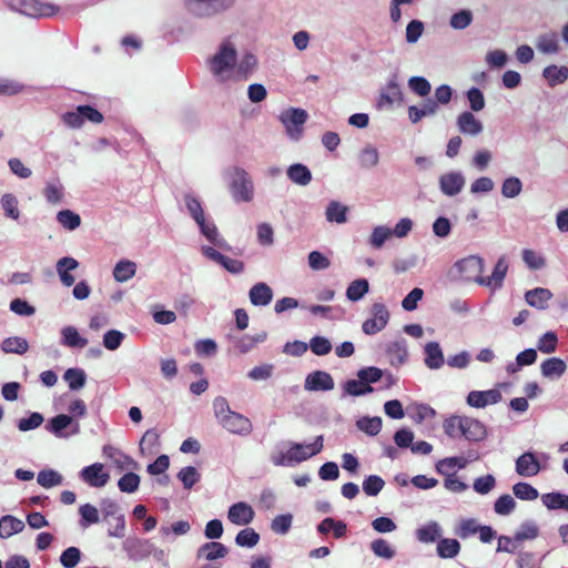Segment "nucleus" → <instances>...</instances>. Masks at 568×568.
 <instances>
[{
	"instance_id": "obj_1",
	"label": "nucleus",
	"mask_w": 568,
	"mask_h": 568,
	"mask_svg": "<svg viewBox=\"0 0 568 568\" xmlns=\"http://www.w3.org/2000/svg\"><path fill=\"white\" fill-rule=\"evenodd\" d=\"M324 446L323 435L316 436L311 444L292 443L285 453L273 456V464L276 466L302 463L322 452Z\"/></svg>"
},
{
	"instance_id": "obj_2",
	"label": "nucleus",
	"mask_w": 568,
	"mask_h": 568,
	"mask_svg": "<svg viewBox=\"0 0 568 568\" xmlns=\"http://www.w3.org/2000/svg\"><path fill=\"white\" fill-rule=\"evenodd\" d=\"M237 52L231 41L225 40L221 43L219 51L210 59V70L219 78L225 81V73L231 71L236 63Z\"/></svg>"
},
{
	"instance_id": "obj_3",
	"label": "nucleus",
	"mask_w": 568,
	"mask_h": 568,
	"mask_svg": "<svg viewBox=\"0 0 568 568\" xmlns=\"http://www.w3.org/2000/svg\"><path fill=\"white\" fill-rule=\"evenodd\" d=\"M231 192L236 202H250L253 199V183L245 170L234 168L232 173Z\"/></svg>"
},
{
	"instance_id": "obj_4",
	"label": "nucleus",
	"mask_w": 568,
	"mask_h": 568,
	"mask_svg": "<svg viewBox=\"0 0 568 568\" xmlns=\"http://www.w3.org/2000/svg\"><path fill=\"white\" fill-rule=\"evenodd\" d=\"M234 1L235 0H185V6L192 14L203 18L229 9Z\"/></svg>"
},
{
	"instance_id": "obj_5",
	"label": "nucleus",
	"mask_w": 568,
	"mask_h": 568,
	"mask_svg": "<svg viewBox=\"0 0 568 568\" xmlns=\"http://www.w3.org/2000/svg\"><path fill=\"white\" fill-rule=\"evenodd\" d=\"M372 317L364 321L362 329L367 335L383 331L389 321V312L382 303H374L371 310Z\"/></svg>"
},
{
	"instance_id": "obj_6",
	"label": "nucleus",
	"mask_w": 568,
	"mask_h": 568,
	"mask_svg": "<svg viewBox=\"0 0 568 568\" xmlns=\"http://www.w3.org/2000/svg\"><path fill=\"white\" fill-rule=\"evenodd\" d=\"M19 10L33 18H49L57 14L60 8L53 3L40 0H19Z\"/></svg>"
},
{
	"instance_id": "obj_7",
	"label": "nucleus",
	"mask_w": 568,
	"mask_h": 568,
	"mask_svg": "<svg viewBox=\"0 0 568 568\" xmlns=\"http://www.w3.org/2000/svg\"><path fill=\"white\" fill-rule=\"evenodd\" d=\"M307 112L303 109L291 108L281 114V121L287 133L297 139L302 133V126L307 120Z\"/></svg>"
},
{
	"instance_id": "obj_8",
	"label": "nucleus",
	"mask_w": 568,
	"mask_h": 568,
	"mask_svg": "<svg viewBox=\"0 0 568 568\" xmlns=\"http://www.w3.org/2000/svg\"><path fill=\"white\" fill-rule=\"evenodd\" d=\"M456 267L463 277L467 281H474L479 284V280L484 278V260L476 255H470L456 263Z\"/></svg>"
},
{
	"instance_id": "obj_9",
	"label": "nucleus",
	"mask_w": 568,
	"mask_h": 568,
	"mask_svg": "<svg viewBox=\"0 0 568 568\" xmlns=\"http://www.w3.org/2000/svg\"><path fill=\"white\" fill-rule=\"evenodd\" d=\"M219 424L227 432L241 436H247L253 430V425L250 418L237 412H233L227 415Z\"/></svg>"
},
{
	"instance_id": "obj_10",
	"label": "nucleus",
	"mask_w": 568,
	"mask_h": 568,
	"mask_svg": "<svg viewBox=\"0 0 568 568\" xmlns=\"http://www.w3.org/2000/svg\"><path fill=\"white\" fill-rule=\"evenodd\" d=\"M255 511L251 505L245 501L233 504L227 511V519L236 526H246L253 521Z\"/></svg>"
},
{
	"instance_id": "obj_11",
	"label": "nucleus",
	"mask_w": 568,
	"mask_h": 568,
	"mask_svg": "<svg viewBox=\"0 0 568 568\" xmlns=\"http://www.w3.org/2000/svg\"><path fill=\"white\" fill-rule=\"evenodd\" d=\"M334 379L329 373L315 371L305 378L304 387L310 392H327L334 388Z\"/></svg>"
},
{
	"instance_id": "obj_12",
	"label": "nucleus",
	"mask_w": 568,
	"mask_h": 568,
	"mask_svg": "<svg viewBox=\"0 0 568 568\" xmlns=\"http://www.w3.org/2000/svg\"><path fill=\"white\" fill-rule=\"evenodd\" d=\"M103 469V464L94 463L88 467H84L80 473V477L91 487H103L110 479L109 474Z\"/></svg>"
},
{
	"instance_id": "obj_13",
	"label": "nucleus",
	"mask_w": 568,
	"mask_h": 568,
	"mask_svg": "<svg viewBox=\"0 0 568 568\" xmlns=\"http://www.w3.org/2000/svg\"><path fill=\"white\" fill-rule=\"evenodd\" d=\"M503 399L498 389L471 390L467 395V404L475 408H484L487 405L497 404Z\"/></svg>"
},
{
	"instance_id": "obj_14",
	"label": "nucleus",
	"mask_w": 568,
	"mask_h": 568,
	"mask_svg": "<svg viewBox=\"0 0 568 568\" xmlns=\"http://www.w3.org/2000/svg\"><path fill=\"white\" fill-rule=\"evenodd\" d=\"M508 272V262L506 256H500L495 264L494 271L491 275L484 276V278L479 280V285L487 286L491 290H498L503 286L504 280Z\"/></svg>"
},
{
	"instance_id": "obj_15",
	"label": "nucleus",
	"mask_w": 568,
	"mask_h": 568,
	"mask_svg": "<svg viewBox=\"0 0 568 568\" xmlns=\"http://www.w3.org/2000/svg\"><path fill=\"white\" fill-rule=\"evenodd\" d=\"M456 124L460 133L471 136L478 135L484 129L483 123L470 111L462 112Z\"/></svg>"
},
{
	"instance_id": "obj_16",
	"label": "nucleus",
	"mask_w": 568,
	"mask_h": 568,
	"mask_svg": "<svg viewBox=\"0 0 568 568\" xmlns=\"http://www.w3.org/2000/svg\"><path fill=\"white\" fill-rule=\"evenodd\" d=\"M464 185L465 179L459 172H449L439 178L440 191L448 196L458 194Z\"/></svg>"
},
{
	"instance_id": "obj_17",
	"label": "nucleus",
	"mask_w": 568,
	"mask_h": 568,
	"mask_svg": "<svg viewBox=\"0 0 568 568\" xmlns=\"http://www.w3.org/2000/svg\"><path fill=\"white\" fill-rule=\"evenodd\" d=\"M552 293L548 288L536 287L525 293V301L531 307L544 311L548 307V302L552 298Z\"/></svg>"
},
{
	"instance_id": "obj_18",
	"label": "nucleus",
	"mask_w": 568,
	"mask_h": 568,
	"mask_svg": "<svg viewBox=\"0 0 568 568\" xmlns=\"http://www.w3.org/2000/svg\"><path fill=\"white\" fill-rule=\"evenodd\" d=\"M540 465L532 453H524L516 460V471L524 477H531L539 473Z\"/></svg>"
},
{
	"instance_id": "obj_19",
	"label": "nucleus",
	"mask_w": 568,
	"mask_h": 568,
	"mask_svg": "<svg viewBox=\"0 0 568 568\" xmlns=\"http://www.w3.org/2000/svg\"><path fill=\"white\" fill-rule=\"evenodd\" d=\"M248 296L254 306H266L273 298V291L266 283L260 282L251 287Z\"/></svg>"
},
{
	"instance_id": "obj_20",
	"label": "nucleus",
	"mask_w": 568,
	"mask_h": 568,
	"mask_svg": "<svg viewBox=\"0 0 568 568\" xmlns=\"http://www.w3.org/2000/svg\"><path fill=\"white\" fill-rule=\"evenodd\" d=\"M78 266V261L70 256L62 257L58 261L57 272L64 286L70 287L74 284L75 278L70 274V271L75 270Z\"/></svg>"
},
{
	"instance_id": "obj_21",
	"label": "nucleus",
	"mask_w": 568,
	"mask_h": 568,
	"mask_svg": "<svg viewBox=\"0 0 568 568\" xmlns=\"http://www.w3.org/2000/svg\"><path fill=\"white\" fill-rule=\"evenodd\" d=\"M227 555V548L217 541H209L197 549V558L213 561L224 558Z\"/></svg>"
},
{
	"instance_id": "obj_22",
	"label": "nucleus",
	"mask_w": 568,
	"mask_h": 568,
	"mask_svg": "<svg viewBox=\"0 0 568 568\" xmlns=\"http://www.w3.org/2000/svg\"><path fill=\"white\" fill-rule=\"evenodd\" d=\"M486 435V428L483 423L475 418L464 416L463 437L467 440L478 442Z\"/></svg>"
},
{
	"instance_id": "obj_23",
	"label": "nucleus",
	"mask_w": 568,
	"mask_h": 568,
	"mask_svg": "<svg viewBox=\"0 0 568 568\" xmlns=\"http://www.w3.org/2000/svg\"><path fill=\"white\" fill-rule=\"evenodd\" d=\"M425 364L430 369H438L444 365V355L437 342H429L426 344Z\"/></svg>"
},
{
	"instance_id": "obj_24",
	"label": "nucleus",
	"mask_w": 568,
	"mask_h": 568,
	"mask_svg": "<svg viewBox=\"0 0 568 568\" xmlns=\"http://www.w3.org/2000/svg\"><path fill=\"white\" fill-rule=\"evenodd\" d=\"M540 369L545 377L558 378L565 374L567 365L561 358L551 357L541 363Z\"/></svg>"
},
{
	"instance_id": "obj_25",
	"label": "nucleus",
	"mask_w": 568,
	"mask_h": 568,
	"mask_svg": "<svg viewBox=\"0 0 568 568\" xmlns=\"http://www.w3.org/2000/svg\"><path fill=\"white\" fill-rule=\"evenodd\" d=\"M24 523L11 515H6L0 518V538L7 539L22 531Z\"/></svg>"
},
{
	"instance_id": "obj_26",
	"label": "nucleus",
	"mask_w": 568,
	"mask_h": 568,
	"mask_svg": "<svg viewBox=\"0 0 568 568\" xmlns=\"http://www.w3.org/2000/svg\"><path fill=\"white\" fill-rule=\"evenodd\" d=\"M28 349V341L20 336L7 337L1 343V351L6 354L23 355Z\"/></svg>"
},
{
	"instance_id": "obj_27",
	"label": "nucleus",
	"mask_w": 568,
	"mask_h": 568,
	"mask_svg": "<svg viewBox=\"0 0 568 568\" xmlns=\"http://www.w3.org/2000/svg\"><path fill=\"white\" fill-rule=\"evenodd\" d=\"M403 101V92L400 87L395 81H389L385 88V90L381 93L378 105H392L395 102Z\"/></svg>"
},
{
	"instance_id": "obj_28",
	"label": "nucleus",
	"mask_w": 568,
	"mask_h": 568,
	"mask_svg": "<svg viewBox=\"0 0 568 568\" xmlns=\"http://www.w3.org/2000/svg\"><path fill=\"white\" fill-rule=\"evenodd\" d=\"M287 178L298 185H307L312 180V173L306 165L296 163L287 169Z\"/></svg>"
},
{
	"instance_id": "obj_29",
	"label": "nucleus",
	"mask_w": 568,
	"mask_h": 568,
	"mask_svg": "<svg viewBox=\"0 0 568 568\" xmlns=\"http://www.w3.org/2000/svg\"><path fill=\"white\" fill-rule=\"evenodd\" d=\"M460 551V544L454 538H443L437 544V555L444 559L456 557Z\"/></svg>"
},
{
	"instance_id": "obj_30",
	"label": "nucleus",
	"mask_w": 568,
	"mask_h": 568,
	"mask_svg": "<svg viewBox=\"0 0 568 568\" xmlns=\"http://www.w3.org/2000/svg\"><path fill=\"white\" fill-rule=\"evenodd\" d=\"M416 537L420 542H434L440 537V526L436 521H430L416 530Z\"/></svg>"
},
{
	"instance_id": "obj_31",
	"label": "nucleus",
	"mask_w": 568,
	"mask_h": 568,
	"mask_svg": "<svg viewBox=\"0 0 568 568\" xmlns=\"http://www.w3.org/2000/svg\"><path fill=\"white\" fill-rule=\"evenodd\" d=\"M136 265L134 262L123 260L116 263L113 270V276L118 282H126L135 275Z\"/></svg>"
},
{
	"instance_id": "obj_32",
	"label": "nucleus",
	"mask_w": 568,
	"mask_h": 568,
	"mask_svg": "<svg viewBox=\"0 0 568 568\" xmlns=\"http://www.w3.org/2000/svg\"><path fill=\"white\" fill-rule=\"evenodd\" d=\"M62 344L69 347L83 348L88 345V339L81 337L79 332L73 326H67L62 329Z\"/></svg>"
},
{
	"instance_id": "obj_33",
	"label": "nucleus",
	"mask_w": 568,
	"mask_h": 568,
	"mask_svg": "<svg viewBox=\"0 0 568 568\" xmlns=\"http://www.w3.org/2000/svg\"><path fill=\"white\" fill-rule=\"evenodd\" d=\"M544 77L548 80L551 87L564 83L568 79V68L567 67H557V65H548L544 69Z\"/></svg>"
},
{
	"instance_id": "obj_34",
	"label": "nucleus",
	"mask_w": 568,
	"mask_h": 568,
	"mask_svg": "<svg viewBox=\"0 0 568 568\" xmlns=\"http://www.w3.org/2000/svg\"><path fill=\"white\" fill-rule=\"evenodd\" d=\"M369 290L368 281L365 278H358L353 281L347 290L346 296L352 302L359 301Z\"/></svg>"
},
{
	"instance_id": "obj_35",
	"label": "nucleus",
	"mask_w": 568,
	"mask_h": 568,
	"mask_svg": "<svg viewBox=\"0 0 568 568\" xmlns=\"http://www.w3.org/2000/svg\"><path fill=\"white\" fill-rule=\"evenodd\" d=\"M444 432L450 438H459L463 437L464 429V416H450L444 422Z\"/></svg>"
},
{
	"instance_id": "obj_36",
	"label": "nucleus",
	"mask_w": 568,
	"mask_h": 568,
	"mask_svg": "<svg viewBox=\"0 0 568 568\" xmlns=\"http://www.w3.org/2000/svg\"><path fill=\"white\" fill-rule=\"evenodd\" d=\"M42 193L49 203L59 204L63 200L64 189L60 182H48Z\"/></svg>"
},
{
	"instance_id": "obj_37",
	"label": "nucleus",
	"mask_w": 568,
	"mask_h": 568,
	"mask_svg": "<svg viewBox=\"0 0 568 568\" xmlns=\"http://www.w3.org/2000/svg\"><path fill=\"white\" fill-rule=\"evenodd\" d=\"M544 505L548 509H565L568 510V495L560 493H549L541 497Z\"/></svg>"
},
{
	"instance_id": "obj_38",
	"label": "nucleus",
	"mask_w": 568,
	"mask_h": 568,
	"mask_svg": "<svg viewBox=\"0 0 568 568\" xmlns=\"http://www.w3.org/2000/svg\"><path fill=\"white\" fill-rule=\"evenodd\" d=\"M57 221L61 224L65 230L73 231L81 224V217L79 214L74 213L71 210H61L57 214Z\"/></svg>"
},
{
	"instance_id": "obj_39",
	"label": "nucleus",
	"mask_w": 568,
	"mask_h": 568,
	"mask_svg": "<svg viewBox=\"0 0 568 568\" xmlns=\"http://www.w3.org/2000/svg\"><path fill=\"white\" fill-rule=\"evenodd\" d=\"M260 541V535L253 528H245L237 532L235 542L240 547L252 548Z\"/></svg>"
},
{
	"instance_id": "obj_40",
	"label": "nucleus",
	"mask_w": 568,
	"mask_h": 568,
	"mask_svg": "<svg viewBox=\"0 0 568 568\" xmlns=\"http://www.w3.org/2000/svg\"><path fill=\"white\" fill-rule=\"evenodd\" d=\"M63 378L72 390L80 389L85 384V374L80 368L67 369L64 372Z\"/></svg>"
},
{
	"instance_id": "obj_41",
	"label": "nucleus",
	"mask_w": 568,
	"mask_h": 568,
	"mask_svg": "<svg viewBox=\"0 0 568 568\" xmlns=\"http://www.w3.org/2000/svg\"><path fill=\"white\" fill-rule=\"evenodd\" d=\"M537 49L542 53H557L559 51L557 36L555 33L541 34L537 41Z\"/></svg>"
},
{
	"instance_id": "obj_42",
	"label": "nucleus",
	"mask_w": 568,
	"mask_h": 568,
	"mask_svg": "<svg viewBox=\"0 0 568 568\" xmlns=\"http://www.w3.org/2000/svg\"><path fill=\"white\" fill-rule=\"evenodd\" d=\"M387 354L389 356V362L392 365L403 364L408 355L406 347L399 342H394L390 345H388Z\"/></svg>"
},
{
	"instance_id": "obj_43",
	"label": "nucleus",
	"mask_w": 568,
	"mask_h": 568,
	"mask_svg": "<svg viewBox=\"0 0 568 568\" xmlns=\"http://www.w3.org/2000/svg\"><path fill=\"white\" fill-rule=\"evenodd\" d=\"M347 207L341 203L333 201L326 209V219L329 222L344 223L346 222Z\"/></svg>"
},
{
	"instance_id": "obj_44",
	"label": "nucleus",
	"mask_w": 568,
	"mask_h": 568,
	"mask_svg": "<svg viewBox=\"0 0 568 568\" xmlns=\"http://www.w3.org/2000/svg\"><path fill=\"white\" fill-rule=\"evenodd\" d=\"M344 393L351 396H361L367 393L373 392V387L371 385H366L363 381L358 378L347 381L343 386Z\"/></svg>"
},
{
	"instance_id": "obj_45",
	"label": "nucleus",
	"mask_w": 568,
	"mask_h": 568,
	"mask_svg": "<svg viewBox=\"0 0 568 568\" xmlns=\"http://www.w3.org/2000/svg\"><path fill=\"white\" fill-rule=\"evenodd\" d=\"M357 427L369 436L377 435L382 429L381 417H364L356 423Z\"/></svg>"
},
{
	"instance_id": "obj_46",
	"label": "nucleus",
	"mask_w": 568,
	"mask_h": 568,
	"mask_svg": "<svg viewBox=\"0 0 568 568\" xmlns=\"http://www.w3.org/2000/svg\"><path fill=\"white\" fill-rule=\"evenodd\" d=\"M104 516L114 517V519L116 520L115 531L112 532L111 535L116 537L123 536L125 529V521L122 515H118V505L115 503L111 501L108 504L106 508H104Z\"/></svg>"
},
{
	"instance_id": "obj_47",
	"label": "nucleus",
	"mask_w": 568,
	"mask_h": 568,
	"mask_svg": "<svg viewBox=\"0 0 568 568\" xmlns=\"http://www.w3.org/2000/svg\"><path fill=\"white\" fill-rule=\"evenodd\" d=\"M1 206L4 211L6 216L18 220L20 216V211L18 209V200L11 193H6L1 197Z\"/></svg>"
},
{
	"instance_id": "obj_48",
	"label": "nucleus",
	"mask_w": 568,
	"mask_h": 568,
	"mask_svg": "<svg viewBox=\"0 0 568 568\" xmlns=\"http://www.w3.org/2000/svg\"><path fill=\"white\" fill-rule=\"evenodd\" d=\"M79 514L81 516L80 525L85 528L89 525L99 523V511L97 507L91 504H84L79 508Z\"/></svg>"
},
{
	"instance_id": "obj_49",
	"label": "nucleus",
	"mask_w": 568,
	"mask_h": 568,
	"mask_svg": "<svg viewBox=\"0 0 568 568\" xmlns=\"http://www.w3.org/2000/svg\"><path fill=\"white\" fill-rule=\"evenodd\" d=\"M539 529L534 521L524 523L520 528L516 531L514 540L520 542L525 540L535 539L538 536Z\"/></svg>"
},
{
	"instance_id": "obj_50",
	"label": "nucleus",
	"mask_w": 568,
	"mask_h": 568,
	"mask_svg": "<svg viewBox=\"0 0 568 568\" xmlns=\"http://www.w3.org/2000/svg\"><path fill=\"white\" fill-rule=\"evenodd\" d=\"M359 164L364 169H371L378 164L379 155L377 149L373 146L364 148L358 156Z\"/></svg>"
},
{
	"instance_id": "obj_51",
	"label": "nucleus",
	"mask_w": 568,
	"mask_h": 568,
	"mask_svg": "<svg viewBox=\"0 0 568 568\" xmlns=\"http://www.w3.org/2000/svg\"><path fill=\"white\" fill-rule=\"evenodd\" d=\"M140 485V476L133 471L124 474L118 481L119 489L123 493H134Z\"/></svg>"
},
{
	"instance_id": "obj_52",
	"label": "nucleus",
	"mask_w": 568,
	"mask_h": 568,
	"mask_svg": "<svg viewBox=\"0 0 568 568\" xmlns=\"http://www.w3.org/2000/svg\"><path fill=\"white\" fill-rule=\"evenodd\" d=\"M38 484L44 488H51L58 486L62 481V477L59 473L52 469L41 470L37 477Z\"/></svg>"
},
{
	"instance_id": "obj_53",
	"label": "nucleus",
	"mask_w": 568,
	"mask_h": 568,
	"mask_svg": "<svg viewBox=\"0 0 568 568\" xmlns=\"http://www.w3.org/2000/svg\"><path fill=\"white\" fill-rule=\"evenodd\" d=\"M178 478L182 481L185 489H191L200 480V474L195 467L187 466L179 471Z\"/></svg>"
},
{
	"instance_id": "obj_54",
	"label": "nucleus",
	"mask_w": 568,
	"mask_h": 568,
	"mask_svg": "<svg viewBox=\"0 0 568 568\" xmlns=\"http://www.w3.org/2000/svg\"><path fill=\"white\" fill-rule=\"evenodd\" d=\"M558 337L554 332L545 333L537 343V348L544 354H551L556 351Z\"/></svg>"
},
{
	"instance_id": "obj_55",
	"label": "nucleus",
	"mask_w": 568,
	"mask_h": 568,
	"mask_svg": "<svg viewBox=\"0 0 568 568\" xmlns=\"http://www.w3.org/2000/svg\"><path fill=\"white\" fill-rule=\"evenodd\" d=\"M514 495L521 500H535L538 491L528 483H517L513 487Z\"/></svg>"
},
{
	"instance_id": "obj_56",
	"label": "nucleus",
	"mask_w": 568,
	"mask_h": 568,
	"mask_svg": "<svg viewBox=\"0 0 568 568\" xmlns=\"http://www.w3.org/2000/svg\"><path fill=\"white\" fill-rule=\"evenodd\" d=\"M393 235L390 229L386 226H376L369 237V243L375 248H381L384 243Z\"/></svg>"
},
{
	"instance_id": "obj_57",
	"label": "nucleus",
	"mask_w": 568,
	"mask_h": 568,
	"mask_svg": "<svg viewBox=\"0 0 568 568\" xmlns=\"http://www.w3.org/2000/svg\"><path fill=\"white\" fill-rule=\"evenodd\" d=\"M385 481L377 475H371L363 481V490L367 496H376L383 489Z\"/></svg>"
},
{
	"instance_id": "obj_58",
	"label": "nucleus",
	"mask_w": 568,
	"mask_h": 568,
	"mask_svg": "<svg viewBox=\"0 0 568 568\" xmlns=\"http://www.w3.org/2000/svg\"><path fill=\"white\" fill-rule=\"evenodd\" d=\"M523 189L521 181L518 178H507L501 185V194L505 197H516L520 194Z\"/></svg>"
},
{
	"instance_id": "obj_59",
	"label": "nucleus",
	"mask_w": 568,
	"mask_h": 568,
	"mask_svg": "<svg viewBox=\"0 0 568 568\" xmlns=\"http://www.w3.org/2000/svg\"><path fill=\"white\" fill-rule=\"evenodd\" d=\"M371 549L377 557L390 559L395 556V550L392 548L390 544L382 538L374 540L371 544Z\"/></svg>"
},
{
	"instance_id": "obj_60",
	"label": "nucleus",
	"mask_w": 568,
	"mask_h": 568,
	"mask_svg": "<svg viewBox=\"0 0 568 568\" xmlns=\"http://www.w3.org/2000/svg\"><path fill=\"white\" fill-rule=\"evenodd\" d=\"M409 89L419 97H426L429 94L432 87L427 79L423 77H412L408 80Z\"/></svg>"
},
{
	"instance_id": "obj_61",
	"label": "nucleus",
	"mask_w": 568,
	"mask_h": 568,
	"mask_svg": "<svg viewBox=\"0 0 568 568\" xmlns=\"http://www.w3.org/2000/svg\"><path fill=\"white\" fill-rule=\"evenodd\" d=\"M81 558V551L77 547L67 548L60 556V562L64 568H74Z\"/></svg>"
},
{
	"instance_id": "obj_62",
	"label": "nucleus",
	"mask_w": 568,
	"mask_h": 568,
	"mask_svg": "<svg viewBox=\"0 0 568 568\" xmlns=\"http://www.w3.org/2000/svg\"><path fill=\"white\" fill-rule=\"evenodd\" d=\"M516 507V503L514 498L508 495H501L494 505V509L498 515L506 516L509 515Z\"/></svg>"
},
{
	"instance_id": "obj_63",
	"label": "nucleus",
	"mask_w": 568,
	"mask_h": 568,
	"mask_svg": "<svg viewBox=\"0 0 568 568\" xmlns=\"http://www.w3.org/2000/svg\"><path fill=\"white\" fill-rule=\"evenodd\" d=\"M473 21V14L469 10H460L450 18V27L456 30L466 29Z\"/></svg>"
},
{
	"instance_id": "obj_64",
	"label": "nucleus",
	"mask_w": 568,
	"mask_h": 568,
	"mask_svg": "<svg viewBox=\"0 0 568 568\" xmlns=\"http://www.w3.org/2000/svg\"><path fill=\"white\" fill-rule=\"evenodd\" d=\"M523 260L530 270H540L546 265L545 258L532 250L523 251Z\"/></svg>"
}]
</instances>
